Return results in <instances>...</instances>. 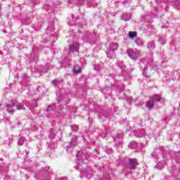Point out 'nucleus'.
I'll return each instance as SVG.
<instances>
[{
	"label": "nucleus",
	"instance_id": "58",
	"mask_svg": "<svg viewBox=\"0 0 180 180\" xmlns=\"http://www.w3.org/2000/svg\"><path fill=\"white\" fill-rule=\"evenodd\" d=\"M179 173L180 174V169L179 170Z\"/></svg>",
	"mask_w": 180,
	"mask_h": 180
},
{
	"label": "nucleus",
	"instance_id": "33",
	"mask_svg": "<svg viewBox=\"0 0 180 180\" xmlns=\"http://www.w3.org/2000/svg\"><path fill=\"white\" fill-rule=\"evenodd\" d=\"M82 165H84L85 167H86V164L79 163L76 166L77 169H79L80 171H84V168L82 167Z\"/></svg>",
	"mask_w": 180,
	"mask_h": 180
},
{
	"label": "nucleus",
	"instance_id": "37",
	"mask_svg": "<svg viewBox=\"0 0 180 180\" xmlns=\"http://www.w3.org/2000/svg\"><path fill=\"white\" fill-rule=\"evenodd\" d=\"M48 148H49L50 150H54V148H56V143L51 141V143H49Z\"/></svg>",
	"mask_w": 180,
	"mask_h": 180
},
{
	"label": "nucleus",
	"instance_id": "27",
	"mask_svg": "<svg viewBox=\"0 0 180 180\" xmlns=\"http://www.w3.org/2000/svg\"><path fill=\"white\" fill-rule=\"evenodd\" d=\"M13 105L15 106V108H16L17 110H25V107H23V105L18 103L17 102H13Z\"/></svg>",
	"mask_w": 180,
	"mask_h": 180
},
{
	"label": "nucleus",
	"instance_id": "25",
	"mask_svg": "<svg viewBox=\"0 0 180 180\" xmlns=\"http://www.w3.org/2000/svg\"><path fill=\"white\" fill-rule=\"evenodd\" d=\"M135 43H136V46H144V41H143V39H141V38H136Z\"/></svg>",
	"mask_w": 180,
	"mask_h": 180
},
{
	"label": "nucleus",
	"instance_id": "57",
	"mask_svg": "<svg viewBox=\"0 0 180 180\" xmlns=\"http://www.w3.org/2000/svg\"><path fill=\"white\" fill-rule=\"evenodd\" d=\"M82 26H84V25H81V27H82Z\"/></svg>",
	"mask_w": 180,
	"mask_h": 180
},
{
	"label": "nucleus",
	"instance_id": "26",
	"mask_svg": "<svg viewBox=\"0 0 180 180\" xmlns=\"http://www.w3.org/2000/svg\"><path fill=\"white\" fill-rule=\"evenodd\" d=\"M119 47V45L117 44H111L109 46V50L111 51H115L117 50V48Z\"/></svg>",
	"mask_w": 180,
	"mask_h": 180
},
{
	"label": "nucleus",
	"instance_id": "1",
	"mask_svg": "<svg viewBox=\"0 0 180 180\" xmlns=\"http://www.w3.org/2000/svg\"><path fill=\"white\" fill-rule=\"evenodd\" d=\"M54 68V64L53 62H49L45 64V66H39L37 68L32 70V72H35L36 77H41L43 74H46V72H49L50 70H53Z\"/></svg>",
	"mask_w": 180,
	"mask_h": 180
},
{
	"label": "nucleus",
	"instance_id": "14",
	"mask_svg": "<svg viewBox=\"0 0 180 180\" xmlns=\"http://www.w3.org/2000/svg\"><path fill=\"white\" fill-rule=\"evenodd\" d=\"M88 8H95L98 6V1L96 0H86Z\"/></svg>",
	"mask_w": 180,
	"mask_h": 180
},
{
	"label": "nucleus",
	"instance_id": "47",
	"mask_svg": "<svg viewBox=\"0 0 180 180\" xmlns=\"http://www.w3.org/2000/svg\"><path fill=\"white\" fill-rule=\"evenodd\" d=\"M127 101L129 102V103H131V98H128L127 99Z\"/></svg>",
	"mask_w": 180,
	"mask_h": 180
},
{
	"label": "nucleus",
	"instance_id": "39",
	"mask_svg": "<svg viewBox=\"0 0 180 180\" xmlns=\"http://www.w3.org/2000/svg\"><path fill=\"white\" fill-rule=\"evenodd\" d=\"M54 30V25H51L46 29V33H50V32H53Z\"/></svg>",
	"mask_w": 180,
	"mask_h": 180
},
{
	"label": "nucleus",
	"instance_id": "13",
	"mask_svg": "<svg viewBox=\"0 0 180 180\" xmlns=\"http://www.w3.org/2000/svg\"><path fill=\"white\" fill-rule=\"evenodd\" d=\"M94 175V171L93 170H87L85 173V174H83L82 176H80V178H87V179H91Z\"/></svg>",
	"mask_w": 180,
	"mask_h": 180
},
{
	"label": "nucleus",
	"instance_id": "9",
	"mask_svg": "<svg viewBox=\"0 0 180 180\" xmlns=\"http://www.w3.org/2000/svg\"><path fill=\"white\" fill-rule=\"evenodd\" d=\"M113 140L115 143V146H117V150H120V148H122L123 147V134H117L116 136L113 138Z\"/></svg>",
	"mask_w": 180,
	"mask_h": 180
},
{
	"label": "nucleus",
	"instance_id": "2",
	"mask_svg": "<svg viewBox=\"0 0 180 180\" xmlns=\"http://www.w3.org/2000/svg\"><path fill=\"white\" fill-rule=\"evenodd\" d=\"M162 98L160 94H154L149 97V100L146 102L145 106L148 108V110H153L154 109V105L161 103Z\"/></svg>",
	"mask_w": 180,
	"mask_h": 180
},
{
	"label": "nucleus",
	"instance_id": "8",
	"mask_svg": "<svg viewBox=\"0 0 180 180\" xmlns=\"http://www.w3.org/2000/svg\"><path fill=\"white\" fill-rule=\"evenodd\" d=\"M69 53L76 54V56H79V43L73 42L72 44H70Z\"/></svg>",
	"mask_w": 180,
	"mask_h": 180
},
{
	"label": "nucleus",
	"instance_id": "30",
	"mask_svg": "<svg viewBox=\"0 0 180 180\" xmlns=\"http://www.w3.org/2000/svg\"><path fill=\"white\" fill-rule=\"evenodd\" d=\"M128 36H129V37H130V39H134V37H137V32H129L128 33Z\"/></svg>",
	"mask_w": 180,
	"mask_h": 180
},
{
	"label": "nucleus",
	"instance_id": "50",
	"mask_svg": "<svg viewBox=\"0 0 180 180\" xmlns=\"http://www.w3.org/2000/svg\"><path fill=\"white\" fill-rule=\"evenodd\" d=\"M24 153H25V154L27 155V154H29V150H24Z\"/></svg>",
	"mask_w": 180,
	"mask_h": 180
},
{
	"label": "nucleus",
	"instance_id": "28",
	"mask_svg": "<svg viewBox=\"0 0 180 180\" xmlns=\"http://www.w3.org/2000/svg\"><path fill=\"white\" fill-rule=\"evenodd\" d=\"M82 70L78 65H75L73 68V72L75 74H81Z\"/></svg>",
	"mask_w": 180,
	"mask_h": 180
},
{
	"label": "nucleus",
	"instance_id": "42",
	"mask_svg": "<svg viewBox=\"0 0 180 180\" xmlns=\"http://www.w3.org/2000/svg\"><path fill=\"white\" fill-rule=\"evenodd\" d=\"M60 84H61V81L60 80L55 79L52 81V84L55 86H57V85H60Z\"/></svg>",
	"mask_w": 180,
	"mask_h": 180
},
{
	"label": "nucleus",
	"instance_id": "41",
	"mask_svg": "<svg viewBox=\"0 0 180 180\" xmlns=\"http://www.w3.org/2000/svg\"><path fill=\"white\" fill-rule=\"evenodd\" d=\"M31 58H32V61H37L39 60V56L33 53L31 55Z\"/></svg>",
	"mask_w": 180,
	"mask_h": 180
},
{
	"label": "nucleus",
	"instance_id": "34",
	"mask_svg": "<svg viewBox=\"0 0 180 180\" xmlns=\"http://www.w3.org/2000/svg\"><path fill=\"white\" fill-rule=\"evenodd\" d=\"M25 141H26V139H25V137H20L18 139V146H23V143H25Z\"/></svg>",
	"mask_w": 180,
	"mask_h": 180
},
{
	"label": "nucleus",
	"instance_id": "51",
	"mask_svg": "<svg viewBox=\"0 0 180 180\" xmlns=\"http://www.w3.org/2000/svg\"><path fill=\"white\" fill-rule=\"evenodd\" d=\"M25 146H26V147H29V143L26 142Z\"/></svg>",
	"mask_w": 180,
	"mask_h": 180
},
{
	"label": "nucleus",
	"instance_id": "43",
	"mask_svg": "<svg viewBox=\"0 0 180 180\" xmlns=\"http://www.w3.org/2000/svg\"><path fill=\"white\" fill-rule=\"evenodd\" d=\"M22 81H25V79H29V76H27L26 75H23L22 77Z\"/></svg>",
	"mask_w": 180,
	"mask_h": 180
},
{
	"label": "nucleus",
	"instance_id": "20",
	"mask_svg": "<svg viewBox=\"0 0 180 180\" xmlns=\"http://www.w3.org/2000/svg\"><path fill=\"white\" fill-rule=\"evenodd\" d=\"M102 116H103V117L106 118V117H109V116H110V113H109V110H105L103 112H101V115H99L98 116V119H102Z\"/></svg>",
	"mask_w": 180,
	"mask_h": 180
},
{
	"label": "nucleus",
	"instance_id": "40",
	"mask_svg": "<svg viewBox=\"0 0 180 180\" xmlns=\"http://www.w3.org/2000/svg\"><path fill=\"white\" fill-rule=\"evenodd\" d=\"M70 127H71L72 131H74L75 133H77V131H78V126L71 125Z\"/></svg>",
	"mask_w": 180,
	"mask_h": 180
},
{
	"label": "nucleus",
	"instance_id": "24",
	"mask_svg": "<svg viewBox=\"0 0 180 180\" xmlns=\"http://www.w3.org/2000/svg\"><path fill=\"white\" fill-rule=\"evenodd\" d=\"M61 58L62 60H63V63H65L71 61V57H70V56L68 55H63L61 56Z\"/></svg>",
	"mask_w": 180,
	"mask_h": 180
},
{
	"label": "nucleus",
	"instance_id": "52",
	"mask_svg": "<svg viewBox=\"0 0 180 180\" xmlns=\"http://www.w3.org/2000/svg\"><path fill=\"white\" fill-rule=\"evenodd\" d=\"M155 155V152L152 153V156L154 157Z\"/></svg>",
	"mask_w": 180,
	"mask_h": 180
},
{
	"label": "nucleus",
	"instance_id": "3",
	"mask_svg": "<svg viewBox=\"0 0 180 180\" xmlns=\"http://www.w3.org/2000/svg\"><path fill=\"white\" fill-rule=\"evenodd\" d=\"M77 36L79 39H84V40H86V41H88L91 44H95L96 43V34L94 32H87L85 36H84L82 32H78Z\"/></svg>",
	"mask_w": 180,
	"mask_h": 180
},
{
	"label": "nucleus",
	"instance_id": "32",
	"mask_svg": "<svg viewBox=\"0 0 180 180\" xmlns=\"http://www.w3.org/2000/svg\"><path fill=\"white\" fill-rule=\"evenodd\" d=\"M129 148H131V149L137 148V142H136V141L131 142L129 145Z\"/></svg>",
	"mask_w": 180,
	"mask_h": 180
},
{
	"label": "nucleus",
	"instance_id": "48",
	"mask_svg": "<svg viewBox=\"0 0 180 180\" xmlns=\"http://www.w3.org/2000/svg\"><path fill=\"white\" fill-rule=\"evenodd\" d=\"M122 4L124 5V4H129V0H125L122 1Z\"/></svg>",
	"mask_w": 180,
	"mask_h": 180
},
{
	"label": "nucleus",
	"instance_id": "15",
	"mask_svg": "<svg viewBox=\"0 0 180 180\" xmlns=\"http://www.w3.org/2000/svg\"><path fill=\"white\" fill-rule=\"evenodd\" d=\"M6 108V110L8 112V113H10V115H13V113H15V109H13V108H15V105H13V103L10 105L7 104Z\"/></svg>",
	"mask_w": 180,
	"mask_h": 180
},
{
	"label": "nucleus",
	"instance_id": "29",
	"mask_svg": "<svg viewBox=\"0 0 180 180\" xmlns=\"http://www.w3.org/2000/svg\"><path fill=\"white\" fill-rule=\"evenodd\" d=\"M148 70V67L145 66L143 68V77H146V78H150V75L147 74Z\"/></svg>",
	"mask_w": 180,
	"mask_h": 180
},
{
	"label": "nucleus",
	"instance_id": "6",
	"mask_svg": "<svg viewBox=\"0 0 180 180\" xmlns=\"http://www.w3.org/2000/svg\"><path fill=\"white\" fill-rule=\"evenodd\" d=\"M58 106L60 110H63V106H65L67 105V101H68V96H67V93L61 94L58 97Z\"/></svg>",
	"mask_w": 180,
	"mask_h": 180
},
{
	"label": "nucleus",
	"instance_id": "10",
	"mask_svg": "<svg viewBox=\"0 0 180 180\" xmlns=\"http://www.w3.org/2000/svg\"><path fill=\"white\" fill-rule=\"evenodd\" d=\"M111 89H114L117 94V95H120L124 87H123V83L120 82H115L114 85L111 87Z\"/></svg>",
	"mask_w": 180,
	"mask_h": 180
},
{
	"label": "nucleus",
	"instance_id": "44",
	"mask_svg": "<svg viewBox=\"0 0 180 180\" xmlns=\"http://www.w3.org/2000/svg\"><path fill=\"white\" fill-rule=\"evenodd\" d=\"M51 110H53V108L51 107V105H49L46 110V112H51Z\"/></svg>",
	"mask_w": 180,
	"mask_h": 180
},
{
	"label": "nucleus",
	"instance_id": "31",
	"mask_svg": "<svg viewBox=\"0 0 180 180\" xmlns=\"http://www.w3.org/2000/svg\"><path fill=\"white\" fill-rule=\"evenodd\" d=\"M105 151L107 154H112V153H113V149L109 147V146H106L105 148Z\"/></svg>",
	"mask_w": 180,
	"mask_h": 180
},
{
	"label": "nucleus",
	"instance_id": "53",
	"mask_svg": "<svg viewBox=\"0 0 180 180\" xmlns=\"http://www.w3.org/2000/svg\"><path fill=\"white\" fill-rule=\"evenodd\" d=\"M72 134H74L72 132H70V136H72Z\"/></svg>",
	"mask_w": 180,
	"mask_h": 180
},
{
	"label": "nucleus",
	"instance_id": "56",
	"mask_svg": "<svg viewBox=\"0 0 180 180\" xmlns=\"http://www.w3.org/2000/svg\"><path fill=\"white\" fill-rule=\"evenodd\" d=\"M76 20H78V17L76 18Z\"/></svg>",
	"mask_w": 180,
	"mask_h": 180
},
{
	"label": "nucleus",
	"instance_id": "54",
	"mask_svg": "<svg viewBox=\"0 0 180 180\" xmlns=\"http://www.w3.org/2000/svg\"><path fill=\"white\" fill-rule=\"evenodd\" d=\"M58 114H59V115H61V112H59Z\"/></svg>",
	"mask_w": 180,
	"mask_h": 180
},
{
	"label": "nucleus",
	"instance_id": "23",
	"mask_svg": "<svg viewBox=\"0 0 180 180\" xmlns=\"http://www.w3.org/2000/svg\"><path fill=\"white\" fill-rule=\"evenodd\" d=\"M172 6H173V8H174V9L180 10V0H175L172 3Z\"/></svg>",
	"mask_w": 180,
	"mask_h": 180
},
{
	"label": "nucleus",
	"instance_id": "4",
	"mask_svg": "<svg viewBox=\"0 0 180 180\" xmlns=\"http://www.w3.org/2000/svg\"><path fill=\"white\" fill-rule=\"evenodd\" d=\"M50 174H51L50 167H46L39 174H37L35 177L37 178L38 180H50Z\"/></svg>",
	"mask_w": 180,
	"mask_h": 180
},
{
	"label": "nucleus",
	"instance_id": "17",
	"mask_svg": "<svg viewBox=\"0 0 180 180\" xmlns=\"http://www.w3.org/2000/svg\"><path fill=\"white\" fill-rule=\"evenodd\" d=\"M146 47L151 51L155 49V43L154 41H150L148 42Z\"/></svg>",
	"mask_w": 180,
	"mask_h": 180
},
{
	"label": "nucleus",
	"instance_id": "35",
	"mask_svg": "<svg viewBox=\"0 0 180 180\" xmlns=\"http://www.w3.org/2000/svg\"><path fill=\"white\" fill-rule=\"evenodd\" d=\"M159 41L161 44H165V41H167V38L165 37H160Z\"/></svg>",
	"mask_w": 180,
	"mask_h": 180
},
{
	"label": "nucleus",
	"instance_id": "7",
	"mask_svg": "<svg viewBox=\"0 0 180 180\" xmlns=\"http://www.w3.org/2000/svg\"><path fill=\"white\" fill-rule=\"evenodd\" d=\"M60 134H61V131H60L58 129H51L49 134V139L51 140L60 141L61 140V136H60Z\"/></svg>",
	"mask_w": 180,
	"mask_h": 180
},
{
	"label": "nucleus",
	"instance_id": "49",
	"mask_svg": "<svg viewBox=\"0 0 180 180\" xmlns=\"http://www.w3.org/2000/svg\"><path fill=\"white\" fill-rule=\"evenodd\" d=\"M1 120H4V116H2V115L0 114V122Z\"/></svg>",
	"mask_w": 180,
	"mask_h": 180
},
{
	"label": "nucleus",
	"instance_id": "11",
	"mask_svg": "<svg viewBox=\"0 0 180 180\" xmlns=\"http://www.w3.org/2000/svg\"><path fill=\"white\" fill-rule=\"evenodd\" d=\"M127 165H128L129 169H136L137 165H139V162L136 158H127Z\"/></svg>",
	"mask_w": 180,
	"mask_h": 180
},
{
	"label": "nucleus",
	"instance_id": "21",
	"mask_svg": "<svg viewBox=\"0 0 180 180\" xmlns=\"http://www.w3.org/2000/svg\"><path fill=\"white\" fill-rule=\"evenodd\" d=\"M131 18V15L127 13H125L122 15V20H124L125 22L130 20Z\"/></svg>",
	"mask_w": 180,
	"mask_h": 180
},
{
	"label": "nucleus",
	"instance_id": "5",
	"mask_svg": "<svg viewBox=\"0 0 180 180\" xmlns=\"http://www.w3.org/2000/svg\"><path fill=\"white\" fill-rule=\"evenodd\" d=\"M78 136L76 135H73L71 137V141L68 143V144L66 146V151L67 153H72V150H74L75 147H77V144L78 143Z\"/></svg>",
	"mask_w": 180,
	"mask_h": 180
},
{
	"label": "nucleus",
	"instance_id": "22",
	"mask_svg": "<svg viewBox=\"0 0 180 180\" xmlns=\"http://www.w3.org/2000/svg\"><path fill=\"white\" fill-rule=\"evenodd\" d=\"M116 65L122 70H123L126 68V66L124 65V63H123V60H117V63H116Z\"/></svg>",
	"mask_w": 180,
	"mask_h": 180
},
{
	"label": "nucleus",
	"instance_id": "19",
	"mask_svg": "<svg viewBox=\"0 0 180 180\" xmlns=\"http://www.w3.org/2000/svg\"><path fill=\"white\" fill-rule=\"evenodd\" d=\"M107 56L110 59L112 58H115V57H116V53H115V51H110V49H109L108 51L106 52Z\"/></svg>",
	"mask_w": 180,
	"mask_h": 180
},
{
	"label": "nucleus",
	"instance_id": "12",
	"mask_svg": "<svg viewBox=\"0 0 180 180\" xmlns=\"http://www.w3.org/2000/svg\"><path fill=\"white\" fill-rule=\"evenodd\" d=\"M139 51L137 49H128L127 50V55L128 56L131 58V60H137L139 58Z\"/></svg>",
	"mask_w": 180,
	"mask_h": 180
},
{
	"label": "nucleus",
	"instance_id": "16",
	"mask_svg": "<svg viewBox=\"0 0 180 180\" xmlns=\"http://www.w3.org/2000/svg\"><path fill=\"white\" fill-rule=\"evenodd\" d=\"M135 136L138 138H141L146 136V130L145 129H141L135 132Z\"/></svg>",
	"mask_w": 180,
	"mask_h": 180
},
{
	"label": "nucleus",
	"instance_id": "38",
	"mask_svg": "<svg viewBox=\"0 0 180 180\" xmlns=\"http://www.w3.org/2000/svg\"><path fill=\"white\" fill-rule=\"evenodd\" d=\"M155 168H158V169H162V168H164V164L160 162L156 165V166H155Z\"/></svg>",
	"mask_w": 180,
	"mask_h": 180
},
{
	"label": "nucleus",
	"instance_id": "55",
	"mask_svg": "<svg viewBox=\"0 0 180 180\" xmlns=\"http://www.w3.org/2000/svg\"><path fill=\"white\" fill-rule=\"evenodd\" d=\"M96 151H98V148L95 149Z\"/></svg>",
	"mask_w": 180,
	"mask_h": 180
},
{
	"label": "nucleus",
	"instance_id": "45",
	"mask_svg": "<svg viewBox=\"0 0 180 180\" xmlns=\"http://www.w3.org/2000/svg\"><path fill=\"white\" fill-rule=\"evenodd\" d=\"M88 120L90 123H91V122H93L94 119H92L91 117H89Z\"/></svg>",
	"mask_w": 180,
	"mask_h": 180
},
{
	"label": "nucleus",
	"instance_id": "46",
	"mask_svg": "<svg viewBox=\"0 0 180 180\" xmlns=\"http://www.w3.org/2000/svg\"><path fill=\"white\" fill-rule=\"evenodd\" d=\"M67 177H60L58 180H67Z\"/></svg>",
	"mask_w": 180,
	"mask_h": 180
},
{
	"label": "nucleus",
	"instance_id": "18",
	"mask_svg": "<svg viewBox=\"0 0 180 180\" xmlns=\"http://www.w3.org/2000/svg\"><path fill=\"white\" fill-rule=\"evenodd\" d=\"M84 0H72L70 1V4H74L77 6H81V5H84Z\"/></svg>",
	"mask_w": 180,
	"mask_h": 180
},
{
	"label": "nucleus",
	"instance_id": "36",
	"mask_svg": "<svg viewBox=\"0 0 180 180\" xmlns=\"http://www.w3.org/2000/svg\"><path fill=\"white\" fill-rule=\"evenodd\" d=\"M102 92L103 94H106L107 95H109L110 94V87H105L102 90Z\"/></svg>",
	"mask_w": 180,
	"mask_h": 180
}]
</instances>
